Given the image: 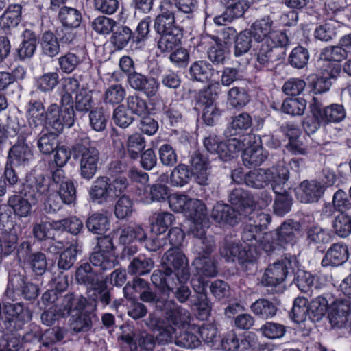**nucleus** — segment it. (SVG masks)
I'll use <instances>...</instances> for the list:
<instances>
[{"mask_svg": "<svg viewBox=\"0 0 351 351\" xmlns=\"http://www.w3.org/2000/svg\"><path fill=\"white\" fill-rule=\"evenodd\" d=\"M75 280L77 285L86 288L88 298L95 310L100 303L104 307L110 304L112 288H108L99 271L88 263L81 264L75 270Z\"/></svg>", "mask_w": 351, "mask_h": 351, "instance_id": "nucleus-1", "label": "nucleus"}, {"mask_svg": "<svg viewBox=\"0 0 351 351\" xmlns=\"http://www.w3.org/2000/svg\"><path fill=\"white\" fill-rule=\"evenodd\" d=\"M73 158L80 160L81 176L88 180H91L99 169L100 153L93 146L88 139L81 140L72 147Z\"/></svg>", "mask_w": 351, "mask_h": 351, "instance_id": "nucleus-2", "label": "nucleus"}, {"mask_svg": "<svg viewBox=\"0 0 351 351\" xmlns=\"http://www.w3.org/2000/svg\"><path fill=\"white\" fill-rule=\"evenodd\" d=\"M162 265L167 272L184 283L190 278V269L186 256L179 247H171L162 256Z\"/></svg>", "mask_w": 351, "mask_h": 351, "instance_id": "nucleus-3", "label": "nucleus"}, {"mask_svg": "<svg viewBox=\"0 0 351 351\" xmlns=\"http://www.w3.org/2000/svg\"><path fill=\"white\" fill-rule=\"evenodd\" d=\"M297 263L295 258H285L269 265L261 276V284L272 289L278 287L285 280L290 271L294 273Z\"/></svg>", "mask_w": 351, "mask_h": 351, "instance_id": "nucleus-4", "label": "nucleus"}, {"mask_svg": "<svg viewBox=\"0 0 351 351\" xmlns=\"http://www.w3.org/2000/svg\"><path fill=\"white\" fill-rule=\"evenodd\" d=\"M3 327L9 332L22 329L25 323L32 319L33 313L21 302L8 303L2 306Z\"/></svg>", "mask_w": 351, "mask_h": 351, "instance_id": "nucleus-5", "label": "nucleus"}, {"mask_svg": "<svg viewBox=\"0 0 351 351\" xmlns=\"http://www.w3.org/2000/svg\"><path fill=\"white\" fill-rule=\"evenodd\" d=\"M74 110L73 106L60 110L56 104H51L47 109V117L43 127L49 132L60 134L64 127L70 128L74 123Z\"/></svg>", "mask_w": 351, "mask_h": 351, "instance_id": "nucleus-6", "label": "nucleus"}, {"mask_svg": "<svg viewBox=\"0 0 351 351\" xmlns=\"http://www.w3.org/2000/svg\"><path fill=\"white\" fill-rule=\"evenodd\" d=\"M156 310L164 313L169 324L178 328L188 325L191 319V313L178 305L174 300L162 297L154 305Z\"/></svg>", "mask_w": 351, "mask_h": 351, "instance_id": "nucleus-7", "label": "nucleus"}, {"mask_svg": "<svg viewBox=\"0 0 351 351\" xmlns=\"http://www.w3.org/2000/svg\"><path fill=\"white\" fill-rule=\"evenodd\" d=\"M310 108L315 117H319L320 121L327 123H338L346 117V110L342 105L335 104L323 108L322 104L315 97H313Z\"/></svg>", "mask_w": 351, "mask_h": 351, "instance_id": "nucleus-8", "label": "nucleus"}, {"mask_svg": "<svg viewBox=\"0 0 351 351\" xmlns=\"http://www.w3.org/2000/svg\"><path fill=\"white\" fill-rule=\"evenodd\" d=\"M130 289H134L136 292L140 293L139 299L141 302L151 304L154 306L161 298L156 291L151 289L150 285L147 281L137 276L133 278L132 282H128L123 288L125 298H129Z\"/></svg>", "mask_w": 351, "mask_h": 351, "instance_id": "nucleus-9", "label": "nucleus"}, {"mask_svg": "<svg viewBox=\"0 0 351 351\" xmlns=\"http://www.w3.org/2000/svg\"><path fill=\"white\" fill-rule=\"evenodd\" d=\"M285 56V49L282 47H270V45L261 43L256 53V62L255 68L261 71L270 69L274 64L283 59Z\"/></svg>", "mask_w": 351, "mask_h": 351, "instance_id": "nucleus-10", "label": "nucleus"}, {"mask_svg": "<svg viewBox=\"0 0 351 351\" xmlns=\"http://www.w3.org/2000/svg\"><path fill=\"white\" fill-rule=\"evenodd\" d=\"M49 190V184L43 174H38L26 180L20 193L36 204L43 195Z\"/></svg>", "mask_w": 351, "mask_h": 351, "instance_id": "nucleus-11", "label": "nucleus"}, {"mask_svg": "<svg viewBox=\"0 0 351 351\" xmlns=\"http://www.w3.org/2000/svg\"><path fill=\"white\" fill-rule=\"evenodd\" d=\"M189 162L195 182L199 185H208L210 169L208 155L200 151H194L190 156Z\"/></svg>", "mask_w": 351, "mask_h": 351, "instance_id": "nucleus-12", "label": "nucleus"}, {"mask_svg": "<svg viewBox=\"0 0 351 351\" xmlns=\"http://www.w3.org/2000/svg\"><path fill=\"white\" fill-rule=\"evenodd\" d=\"M127 80L132 88L143 93L148 97H154L158 93L159 83L153 77L133 71L128 75Z\"/></svg>", "mask_w": 351, "mask_h": 351, "instance_id": "nucleus-13", "label": "nucleus"}, {"mask_svg": "<svg viewBox=\"0 0 351 351\" xmlns=\"http://www.w3.org/2000/svg\"><path fill=\"white\" fill-rule=\"evenodd\" d=\"M10 215L7 213H0V229L3 230L1 239L3 255L8 256L16 249L19 237L14 228V223L9 220Z\"/></svg>", "mask_w": 351, "mask_h": 351, "instance_id": "nucleus-14", "label": "nucleus"}, {"mask_svg": "<svg viewBox=\"0 0 351 351\" xmlns=\"http://www.w3.org/2000/svg\"><path fill=\"white\" fill-rule=\"evenodd\" d=\"M26 117L29 129L25 132V138L32 136V130L43 126L47 117L43 103L40 100L31 99L27 106Z\"/></svg>", "mask_w": 351, "mask_h": 351, "instance_id": "nucleus-15", "label": "nucleus"}, {"mask_svg": "<svg viewBox=\"0 0 351 351\" xmlns=\"http://www.w3.org/2000/svg\"><path fill=\"white\" fill-rule=\"evenodd\" d=\"M325 189L326 186L320 182L315 180H306L300 184L297 197L302 203L316 202L321 198Z\"/></svg>", "mask_w": 351, "mask_h": 351, "instance_id": "nucleus-16", "label": "nucleus"}, {"mask_svg": "<svg viewBox=\"0 0 351 351\" xmlns=\"http://www.w3.org/2000/svg\"><path fill=\"white\" fill-rule=\"evenodd\" d=\"M243 215L228 204L217 202L214 205L210 216L216 223L234 226L239 223Z\"/></svg>", "mask_w": 351, "mask_h": 351, "instance_id": "nucleus-17", "label": "nucleus"}, {"mask_svg": "<svg viewBox=\"0 0 351 351\" xmlns=\"http://www.w3.org/2000/svg\"><path fill=\"white\" fill-rule=\"evenodd\" d=\"M351 311L350 302L348 300H337L329 307L328 318L333 328H340L348 322Z\"/></svg>", "mask_w": 351, "mask_h": 351, "instance_id": "nucleus-18", "label": "nucleus"}, {"mask_svg": "<svg viewBox=\"0 0 351 351\" xmlns=\"http://www.w3.org/2000/svg\"><path fill=\"white\" fill-rule=\"evenodd\" d=\"M90 199L99 204L112 199L110 189V179L107 176H99L92 183L88 190Z\"/></svg>", "mask_w": 351, "mask_h": 351, "instance_id": "nucleus-19", "label": "nucleus"}, {"mask_svg": "<svg viewBox=\"0 0 351 351\" xmlns=\"http://www.w3.org/2000/svg\"><path fill=\"white\" fill-rule=\"evenodd\" d=\"M275 167L250 171L243 177L245 184L255 189H261L266 187L269 184L271 179L273 178Z\"/></svg>", "mask_w": 351, "mask_h": 351, "instance_id": "nucleus-20", "label": "nucleus"}, {"mask_svg": "<svg viewBox=\"0 0 351 351\" xmlns=\"http://www.w3.org/2000/svg\"><path fill=\"white\" fill-rule=\"evenodd\" d=\"M88 299V297L86 298L82 294L68 293L62 297L60 306L65 317H69L73 315V313H82L90 303Z\"/></svg>", "mask_w": 351, "mask_h": 351, "instance_id": "nucleus-21", "label": "nucleus"}, {"mask_svg": "<svg viewBox=\"0 0 351 351\" xmlns=\"http://www.w3.org/2000/svg\"><path fill=\"white\" fill-rule=\"evenodd\" d=\"M349 258L348 246L342 243L332 244L322 260L323 267H337L343 265Z\"/></svg>", "mask_w": 351, "mask_h": 351, "instance_id": "nucleus-22", "label": "nucleus"}, {"mask_svg": "<svg viewBox=\"0 0 351 351\" xmlns=\"http://www.w3.org/2000/svg\"><path fill=\"white\" fill-rule=\"evenodd\" d=\"M250 7V3L246 0H239L228 4L223 14L214 18V22L217 25H226L234 19L243 16Z\"/></svg>", "mask_w": 351, "mask_h": 351, "instance_id": "nucleus-23", "label": "nucleus"}, {"mask_svg": "<svg viewBox=\"0 0 351 351\" xmlns=\"http://www.w3.org/2000/svg\"><path fill=\"white\" fill-rule=\"evenodd\" d=\"M192 287L197 294V300L193 302L198 309L203 312V314L207 316L211 309L210 302L208 300L206 294L207 287L209 285V281L205 280L202 277L199 276L197 279L192 280Z\"/></svg>", "mask_w": 351, "mask_h": 351, "instance_id": "nucleus-24", "label": "nucleus"}, {"mask_svg": "<svg viewBox=\"0 0 351 351\" xmlns=\"http://www.w3.org/2000/svg\"><path fill=\"white\" fill-rule=\"evenodd\" d=\"M32 157L33 154L29 146L24 143H20L10 148L8 162L11 166L25 167L29 165Z\"/></svg>", "mask_w": 351, "mask_h": 351, "instance_id": "nucleus-25", "label": "nucleus"}, {"mask_svg": "<svg viewBox=\"0 0 351 351\" xmlns=\"http://www.w3.org/2000/svg\"><path fill=\"white\" fill-rule=\"evenodd\" d=\"M300 225L292 220L285 221L276 230V241L281 246L293 245L297 240V234L300 231Z\"/></svg>", "mask_w": 351, "mask_h": 351, "instance_id": "nucleus-26", "label": "nucleus"}, {"mask_svg": "<svg viewBox=\"0 0 351 351\" xmlns=\"http://www.w3.org/2000/svg\"><path fill=\"white\" fill-rule=\"evenodd\" d=\"M215 43L207 50V58L211 62L212 67H221L225 64L228 58V51L226 47V42L216 36H213Z\"/></svg>", "mask_w": 351, "mask_h": 351, "instance_id": "nucleus-27", "label": "nucleus"}, {"mask_svg": "<svg viewBox=\"0 0 351 351\" xmlns=\"http://www.w3.org/2000/svg\"><path fill=\"white\" fill-rule=\"evenodd\" d=\"M228 201L232 205L237 206L241 213H245L255 205L252 195L241 188L232 190L228 195Z\"/></svg>", "mask_w": 351, "mask_h": 351, "instance_id": "nucleus-28", "label": "nucleus"}, {"mask_svg": "<svg viewBox=\"0 0 351 351\" xmlns=\"http://www.w3.org/2000/svg\"><path fill=\"white\" fill-rule=\"evenodd\" d=\"M272 177L269 184L276 196L289 195L286 188L289 177V170L282 165H277L275 167Z\"/></svg>", "mask_w": 351, "mask_h": 351, "instance_id": "nucleus-29", "label": "nucleus"}, {"mask_svg": "<svg viewBox=\"0 0 351 351\" xmlns=\"http://www.w3.org/2000/svg\"><path fill=\"white\" fill-rule=\"evenodd\" d=\"M154 28L160 35L172 34L174 30L182 32V29L176 25L174 14L170 11H165L156 17Z\"/></svg>", "mask_w": 351, "mask_h": 351, "instance_id": "nucleus-30", "label": "nucleus"}, {"mask_svg": "<svg viewBox=\"0 0 351 351\" xmlns=\"http://www.w3.org/2000/svg\"><path fill=\"white\" fill-rule=\"evenodd\" d=\"M154 267V262L152 258L141 254L133 257L128 266L129 274L141 276L151 272Z\"/></svg>", "mask_w": 351, "mask_h": 351, "instance_id": "nucleus-31", "label": "nucleus"}, {"mask_svg": "<svg viewBox=\"0 0 351 351\" xmlns=\"http://www.w3.org/2000/svg\"><path fill=\"white\" fill-rule=\"evenodd\" d=\"M25 282L26 278L24 275L16 271H12L9 274L5 296L12 301L17 300L21 296V291Z\"/></svg>", "mask_w": 351, "mask_h": 351, "instance_id": "nucleus-32", "label": "nucleus"}, {"mask_svg": "<svg viewBox=\"0 0 351 351\" xmlns=\"http://www.w3.org/2000/svg\"><path fill=\"white\" fill-rule=\"evenodd\" d=\"M193 265L201 277L212 278L217 275V261L211 256H195Z\"/></svg>", "mask_w": 351, "mask_h": 351, "instance_id": "nucleus-33", "label": "nucleus"}, {"mask_svg": "<svg viewBox=\"0 0 351 351\" xmlns=\"http://www.w3.org/2000/svg\"><path fill=\"white\" fill-rule=\"evenodd\" d=\"M342 47L341 45H332L324 48L316 62V66L322 67L323 63L326 62H341L345 60L348 56V52Z\"/></svg>", "mask_w": 351, "mask_h": 351, "instance_id": "nucleus-34", "label": "nucleus"}, {"mask_svg": "<svg viewBox=\"0 0 351 351\" xmlns=\"http://www.w3.org/2000/svg\"><path fill=\"white\" fill-rule=\"evenodd\" d=\"M22 6L19 4L10 5L0 18V25L3 29L15 28L22 19Z\"/></svg>", "mask_w": 351, "mask_h": 351, "instance_id": "nucleus-35", "label": "nucleus"}, {"mask_svg": "<svg viewBox=\"0 0 351 351\" xmlns=\"http://www.w3.org/2000/svg\"><path fill=\"white\" fill-rule=\"evenodd\" d=\"M242 148L241 142L237 138L221 141L216 154L223 161H229L237 156Z\"/></svg>", "mask_w": 351, "mask_h": 351, "instance_id": "nucleus-36", "label": "nucleus"}, {"mask_svg": "<svg viewBox=\"0 0 351 351\" xmlns=\"http://www.w3.org/2000/svg\"><path fill=\"white\" fill-rule=\"evenodd\" d=\"M213 70L210 63L205 60H198L191 65L189 75L193 81L205 82L210 78Z\"/></svg>", "mask_w": 351, "mask_h": 351, "instance_id": "nucleus-37", "label": "nucleus"}, {"mask_svg": "<svg viewBox=\"0 0 351 351\" xmlns=\"http://www.w3.org/2000/svg\"><path fill=\"white\" fill-rule=\"evenodd\" d=\"M8 204L14 213L20 217H26L30 215L32 202L21 194L13 195L9 197Z\"/></svg>", "mask_w": 351, "mask_h": 351, "instance_id": "nucleus-38", "label": "nucleus"}, {"mask_svg": "<svg viewBox=\"0 0 351 351\" xmlns=\"http://www.w3.org/2000/svg\"><path fill=\"white\" fill-rule=\"evenodd\" d=\"M272 26L273 21L269 16H266L255 21L250 30L253 33L254 39L261 43L274 30Z\"/></svg>", "mask_w": 351, "mask_h": 351, "instance_id": "nucleus-39", "label": "nucleus"}, {"mask_svg": "<svg viewBox=\"0 0 351 351\" xmlns=\"http://www.w3.org/2000/svg\"><path fill=\"white\" fill-rule=\"evenodd\" d=\"M240 250L237 258L238 263L243 269H252L255 266L258 258L255 244H247L245 246L241 245Z\"/></svg>", "mask_w": 351, "mask_h": 351, "instance_id": "nucleus-40", "label": "nucleus"}, {"mask_svg": "<svg viewBox=\"0 0 351 351\" xmlns=\"http://www.w3.org/2000/svg\"><path fill=\"white\" fill-rule=\"evenodd\" d=\"M193 177L191 170L186 165L179 164L171 171L170 184L173 186L183 187L188 184Z\"/></svg>", "mask_w": 351, "mask_h": 351, "instance_id": "nucleus-41", "label": "nucleus"}, {"mask_svg": "<svg viewBox=\"0 0 351 351\" xmlns=\"http://www.w3.org/2000/svg\"><path fill=\"white\" fill-rule=\"evenodd\" d=\"M250 308L256 315L265 319L272 318L277 311L276 304L266 299L256 300L252 304Z\"/></svg>", "mask_w": 351, "mask_h": 351, "instance_id": "nucleus-42", "label": "nucleus"}, {"mask_svg": "<svg viewBox=\"0 0 351 351\" xmlns=\"http://www.w3.org/2000/svg\"><path fill=\"white\" fill-rule=\"evenodd\" d=\"M86 226L90 232L103 235L110 229V221L106 215L97 213L88 218Z\"/></svg>", "mask_w": 351, "mask_h": 351, "instance_id": "nucleus-43", "label": "nucleus"}, {"mask_svg": "<svg viewBox=\"0 0 351 351\" xmlns=\"http://www.w3.org/2000/svg\"><path fill=\"white\" fill-rule=\"evenodd\" d=\"M265 158L263 148L258 145L245 148L242 154L243 164L249 168L261 165Z\"/></svg>", "mask_w": 351, "mask_h": 351, "instance_id": "nucleus-44", "label": "nucleus"}, {"mask_svg": "<svg viewBox=\"0 0 351 351\" xmlns=\"http://www.w3.org/2000/svg\"><path fill=\"white\" fill-rule=\"evenodd\" d=\"M173 280V277L164 270H155L151 276V281L156 288L159 289L163 294L169 295L170 291H173V287L171 282Z\"/></svg>", "mask_w": 351, "mask_h": 351, "instance_id": "nucleus-45", "label": "nucleus"}, {"mask_svg": "<svg viewBox=\"0 0 351 351\" xmlns=\"http://www.w3.org/2000/svg\"><path fill=\"white\" fill-rule=\"evenodd\" d=\"M174 216L168 212L155 213L151 217L152 231L156 234L165 233L172 224Z\"/></svg>", "mask_w": 351, "mask_h": 351, "instance_id": "nucleus-46", "label": "nucleus"}, {"mask_svg": "<svg viewBox=\"0 0 351 351\" xmlns=\"http://www.w3.org/2000/svg\"><path fill=\"white\" fill-rule=\"evenodd\" d=\"M243 216L245 223L252 224L253 227L256 228L260 232L267 229L271 220V216L269 214L256 211L254 210V208L248 209L245 213H243Z\"/></svg>", "mask_w": 351, "mask_h": 351, "instance_id": "nucleus-47", "label": "nucleus"}, {"mask_svg": "<svg viewBox=\"0 0 351 351\" xmlns=\"http://www.w3.org/2000/svg\"><path fill=\"white\" fill-rule=\"evenodd\" d=\"M70 328L75 333H85L93 328V321L90 315L82 312L71 315Z\"/></svg>", "mask_w": 351, "mask_h": 351, "instance_id": "nucleus-48", "label": "nucleus"}, {"mask_svg": "<svg viewBox=\"0 0 351 351\" xmlns=\"http://www.w3.org/2000/svg\"><path fill=\"white\" fill-rule=\"evenodd\" d=\"M58 17L64 27L70 28L79 27L82 19L79 10L66 6H63L60 8Z\"/></svg>", "mask_w": 351, "mask_h": 351, "instance_id": "nucleus-49", "label": "nucleus"}, {"mask_svg": "<svg viewBox=\"0 0 351 351\" xmlns=\"http://www.w3.org/2000/svg\"><path fill=\"white\" fill-rule=\"evenodd\" d=\"M184 213L192 221L208 219L205 204L202 200L197 199L190 198Z\"/></svg>", "mask_w": 351, "mask_h": 351, "instance_id": "nucleus-50", "label": "nucleus"}, {"mask_svg": "<svg viewBox=\"0 0 351 351\" xmlns=\"http://www.w3.org/2000/svg\"><path fill=\"white\" fill-rule=\"evenodd\" d=\"M241 245L239 242L226 237L219 250L220 256L228 262L237 261Z\"/></svg>", "mask_w": 351, "mask_h": 351, "instance_id": "nucleus-51", "label": "nucleus"}, {"mask_svg": "<svg viewBox=\"0 0 351 351\" xmlns=\"http://www.w3.org/2000/svg\"><path fill=\"white\" fill-rule=\"evenodd\" d=\"M146 239L143 229L138 225L124 226L121 228L119 240L123 244H128L135 240L143 242Z\"/></svg>", "mask_w": 351, "mask_h": 351, "instance_id": "nucleus-52", "label": "nucleus"}, {"mask_svg": "<svg viewBox=\"0 0 351 351\" xmlns=\"http://www.w3.org/2000/svg\"><path fill=\"white\" fill-rule=\"evenodd\" d=\"M161 37L158 41V48L161 52H171L178 47L182 38V32L174 30L172 34L160 35Z\"/></svg>", "mask_w": 351, "mask_h": 351, "instance_id": "nucleus-53", "label": "nucleus"}, {"mask_svg": "<svg viewBox=\"0 0 351 351\" xmlns=\"http://www.w3.org/2000/svg\"><path fill=\"white\" fill-rule=\"evenodd\" d=\"M84 57L79 52H67L58 58V64L62 72L71 73L82 62Z\"/></svg>", "mask_w": 351, "mask_h": 351, "instance_id": "nucleus-54", "label": "nucleus"}, {"mask_svg": "<svg viewBox=\"0 0 351 351\" xmlns=\"http://www.w3.org/2000/svg\"><path fill=\"white\" fill-rule=\"evenodd\" d=\"M328 306V301L322 296L312 300L308 304V319L314 322L320 321L325 315Z\"/></svg>", "mask_w": 351, "mask_h": 351, "instance_id": "nucleus-55", "label": "nucleus"}, {"mask_svg": "<svg viewBox=\"0 0 351 351\" xmlns=\"http://www.w3.org/2000/svg\"><path fill=\"white\" fill-rule=\"evenodd\" d=\"M41 47L43 53L51 58L57 56L60 49L57 37L50 31H47L43 34Z\"/></svg>", "mask_w": 351, "mask_h": 351, "instance_id": "nucleus-56", "label": "nucleus"}, {"mask_svg": "<svg viewBox=\"0 0 351 351\" xmlns=\"http://www.w3.org/2000/svg\"><path fill=\"white\" fill-rule=\"evenodd\" d=\"M25 265L28 266L34 275L41 276L47 271L46 255L40 251L34 252Z\"/></svg>", "mask_w": 351, "mask_h": 351, "instance_id": "nucleus-57", "label": "nucleus"}, {"mask_svg": "<svg viewBox=\"0 0 351 351\" xmlns=\"http://www.w3.org/2000/svg\"><path fill=\"white\" fill-rule=\"evenodd\" d=\"M78 252L75 245H71L64 250L59 256L57 266L60 270L67 271L75 264Z\"/></svg>", "mask_w": 351, "mask_h": 351, "instance_id": "nucleus-58", "label": "nucleus"}, {"mask_svg": "<svg viewBox=\"0 0 351 351\" xmlns=\"http://www.w3.org/2000/svg\"><path fill=\"white\" fill-rule=\"evenodd\" d=\"M59 82V74L57 72H48L36 79V86L40 92L46 93L52 91Z\"/></svg>", "mask_w": 351, "mask_h": 351, "instance_id": "nucleus-59", "label": "nucleus"}, {"mask_svg": "<svg viewBox=\"0 0 351 351\" xmlns=\"http://www.w3.org/2000/svg\"><path fill=\"white\" fill-rule=\"evenodd\" d=\"M228 101L233 108H241L250 101V95L241 87H232L228 92Z\"/></svg>", "mask_w": 351, "mask_h": 351, "instance_id": "nucleus-60", "label": "nucleus"}, {"mask_svg": "<svg viewBox=\"0 0 351 351\" xmlns=\"http://www.w3.org/2000/svg\"><path fill=\"white\" fill-rule=\"evenodd\" d=\"M290 317L296 323L303 322L308 317V300L305 298L295 299Z\"/></svg>", "mask_w": 351, "mask_h": 351, "instance_id": "nucleus-61", "label": "nucleus"}, {"mask_svg": "<svg viewBox=\"0 0 351 351\" xmlns=\"http://www.w3.org/2000/svg\"><path fill=\"white\" fill-rule=\"evenodd\" d=\"M252 30L245 29L237 36L234 52L235 56H241L248 52L252 47Z\"/></svg>", "mask_w": 351, "mask_h": 351, "instance_id": "nucleus-62", "label": "nucleus"}, {"mask_svg": "<svg viewBox=\"0 0 351 351\" xmlns=\"http://www.w3.org/2000/svg\"><path fill=\"white\" fill-rule=\"evenodd\" d=\"M306 240L308 245H324L330 242V235L319 226H312L306 230Z\"/></svg>", "mask_w": 351, "mask_h": 351, "instance_id": "nucleus-63", "label": "nucleus"}, {"mask_svg": "<svg viewBox=\"0 0 351 351\" xmlns=\"http://www.w3.org/2000/svg\"><path fill=\"white\" fill-rule=\"evenodd\" d=\"M258 331L267 339H280L285 335L286 326L280 323L267 322L261 326Z\"/></svg>", "mask_w": 351, "mask_h": 351, "instance_id": "nucleus-64", "label": "nucleus"}]
</instances>
